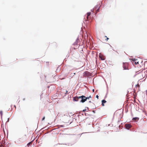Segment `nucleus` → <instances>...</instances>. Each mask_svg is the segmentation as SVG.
<instances>
[{
  "instance_id": "obj_1",
  "label": "nucleus",
  "mask_w": 147,
  "mask_h": 147,
  "mask_svg": "<svg viewBox=\"0 0 147 147\" xmlns=\"http://www.w3.org/2000/svg\"><path fill=\"white\" fill-rule=\"evenodd\" d=\"M129 64L127 62H124L123 63V67L124 69H128Z\"/></svg>"
},
{
  "instance_id": "obj_2",
  "label": "nucleus",
  "mask_w": 147,
  "mask_h": 147,
  "mask_svg": "<svg viewBox=\"0 0 147 147\" xmlns=\"http://www.w3.org/2000/svg\"><path fill=\"white\" fill-rule=\"evenodd\" d=\"M79 98L82 99L80 101V102L83 103L86 100V97L82 95L79 96Z\"/></svg>"
},
{
  "instance_id": "obj_3",
  "label": "nucleus",
  "mask_w": 147,
  "mask_h": 147,
  "mask_svg": "<svg viewBox=\"0 0 147 147\" xmlns=\"http://www.w3.org/2000/svg\"><path fill=\"white\" fill-rule=\"evenodd\" d=\"M125 127L127 129H129L131 127V126L130 124H126L125 125Z\"/></svg>"
},
{
  "instance_id": "obj_4",
  "label": "nucleus",
  "mask_w": 147,
  "mask_h": 147,
  "mask_svg": "<svg viewBox=\"0 0 147 147\" xmlns=\"http://www.w3.org/2000/svg\"><path fill=\"white\" fill-rule=\"evenodd\" d=\"M99 57L100 58L101 60H104L105 59V57L100 54H99Z\"/></svg>"
},
{
  "instance_id": "obj_5",
  "label": "nucleus",
  "mask_w": 147,
  "mask_h": 147,
  "mask_svg": "<svg viewBox=\"0 0 147 147\" xmlns=\"http://www.w3.org/2000/svg\"><path fill=\"white\" fill-rule=\"evenodd\" d=\"M79 96H77L74 97L73 98V101H78L79 99L80 98H79Z\"/></svg>"
},
{
  "instance_id": "obj_6",
  "label": "nucleus",
  "mask_w": 147,
  "mask_h": 147,
  "mask_svg": "<svg viewBox=\"0 0 147 147\" xmlns=\"http://www.w3.org/2000/svg\"><path fill=\"white\" fill-rule=\"evenodd\" d=\"M102 106H104V103H105L106 102V100H103L102 101Z\"/></svg>"
},
{
  "instance_id": "obj_7",
  "label": "nucleus",
  "mask_w": 147,
  "mask_h": 147,
  "mask_svg": "<svg viewBox=\"0 0 147 147\" xmlns=\"http://www.w3.org/2000/svg\"><path fill=\"white\" fill-rule=\"evenodd\" d=\"M133 120H135V121L138 120H139V118L138 117H137L134 118L133 119Z\"/></svg>"
},
{
  "instance_id": "obj_8",
  "label": "nucleus",
  "mask_w": 147,
  "mask_h": 147,
  "mask_svg": "<svg viewBox=\"0 0 147 147\" xmlns=\"http://www.w3.org/2000/svg\"><path fill=\"white\" fill-rule=\"evenodd\" d=\"M91 14V13L90 12H88L87 13V16L88 17H89Z\"/></svg>"
},
{
  "instance_id": "obj_9",
  "label": "nucleus",
  "mask_w": 147,
  "mask_h": 147,
  "mask_svg": "<svg viewBox=\"0 0 147 147\" xmlns=\"http://www.w3.org/2000/svg\"><path fill=\"white\" fill-rule=\"evenodd\" d=\"M137 60H136V61H134L135 64H138V61L137 62Z\"/></svg>"
},
{
  "instance_id": "obj_10",
  "label": "nucleus",
  "mask_w": 147,
  "mask_h": 147,
  "mask_svg": "<svg viewBox=\"0 0 147 147\" xmlns=\"http://www.w3.org/2000/svg\"><path fill=\"white\" fill-rule=\"evenodd\" d=\"M0 113L1 116H2L3 115V112L2 111H0Z\"/></svg>"
},
{
  "instance_id": "obj_11",
  "label": "nucleus",
  "mask_w": 147,
  "mask_h": 147,
  "mask_svg": "<svg viewBox=\"0 0 147 147\" xmlns=\"http://www.w3.org/2000/svg\"><path fill=\"white\" fill-rule=\"evenodd\" d=\"M92 98V97L91 96H89V97H86V98L87 100V99H89L90 98Z\"/></svg>"
},
{
  "instance_id": "obj_12",
  "label": "nucleus",
  "mask_w": 147,
  "mask_h": 147,
  "mask_svg": "<svg viewBox=\"0 0 147 147\" xmlns=\"http://www.w3.org/2000/svg\"><path fill=\"white\" fill-rule=\"evenodd\" d=\"M131 60L134 62L135 61H136V60L135 59H131Z\"/></svg>"
},
{
  "instance_id": "obj_13",
  "label": "nucleus",
  "mask_w": 147,
  "mask_h": 147,
  "mask_svg": "<svg viewBox=\"0 0 147 147\" xmlns=\"http://www.w3.org/2000/svg\"><path fill=\"white\" fill-rule=\"evenodd\" d=\"M89 18V17H88V16L86 17V20L88 21V20Z\"/></svg>"
},
{
  "instance_id": "obj_14",
  "label": "nucleus",
  "mask_w": 147,
  "mask_h": 147,
  "mask_svg": "<svg viewBox=\"0 0 147 147\" xmlns=\"http://www.w3.org/2000/svg\"><path fill=\"white\" fill-rule=\"evenodd\" d=\"M45 119V117H44L42 118V121H43V120H44V119Z\"/></svg>"
},
{
  "instance_id": "obj_15",
  "label": "nucleus",
  "mask_w": 147,
  "mask_h": 147,
  "mask_svg": "<svg viewBox=\"0 0 147 147\" xmlns=\"http://www.w3.org/2000/svg\"><path fill=\"white\" fill-rule=\"evenodd\" d=\"M96 97L98 99V95H97L96 96Z\"/></svg>"
},
{
  "instance_id": "obj_16",
  "label": "nucleus",
  "mask_w": 147,
  "mask_h": 147,
  "mask_svg": "<svg viewBox=\"0 0 147 147\" xmlns=\"http://www.w3.org/2000/svg\"><path fill=\"white\" fill-rule=\"evenodd\" d=\"M99 9H97V12H98V11H99Z\"/></svg>"
},
{
  "instance_id": "obj_17",
  "label": "nucleus",
  "mask_w": 147,
  "mask_h": 147,
  "mask_svg": "<svg viewBox=\"0 0 147 147\" xmlns=\"http://www.w3.org/2000/svg\"><path fill=\"white\" fill-rule=\"evenodd\" d=\"M109 39V38H107V39H106V40H108V39Z\"/></svg>"
},
{
  "instance_id": "obj_18",
  "label": "nucleus",
  "mask_w": 147,
  "mask_h": 147,
  "mask_svg": "<svg viewBox=\"0 0 147 147\" xmlns=\"http://www.w3.org/2000/svg\"><path fill=\"white\" fill-rule=\"evenodd\" d=\"M67 92H68V91H67V90H66V93H67Z\"/></svg>"
},
{
  "instance_id": "obj_19",
  "label": "nucleus",
  "mask_w": 147,
  "mask_h": 147,
  "mask_svg": "<svg viewBox=\"0 0 147 147\" xmlns=\"http://www.w3.org/2000/svg\"><path fill=\"white\" fill-rule=\"evenodd\" d=\"M93 92H94V89H93Z\"/></svg>"
},
{
  "instance_id": "obj_20",
  "label": "nucleus",
  "mask_w": 147,
  "mask_h": 147,
  "mask_svg": "<svg viewBox=\"0 0 147 147\" xmlns=\"http://www.w3.org/2000/svg\"><path fill=\"white\" fill-rule=\"evenodd\" d=\"M74 75L75 74V73H74V74H73Z\"/></svg>"
},
{
  "instance_id": "obj_21",
  "label": "nucleus",
  "mask_w": 147,
  "mask_h": 147,
  "mask_svg": "<svg viewBox=\"0 0 147 147\" xmlns=\"http://www.w3.org/2000/svg\"><path fill=\"white\" fill-rule=\"evenodd\" d=\"M89 102H91V101H89Z\"/></svg>"
},
{
  "instance_id": "obj_22",
  "label": "nucleus",
  "mask_w": 147,
  "mask_h": 147,
  "mask_svg": "<svg viewBox=\"0 0 147 147\" xmlns=\"http://www.w3.org/2000/svg\"><path fill=\"white\" fill-rule=\"evenodd\" d=\"M85 111V110H83V111Z\"/></svg>"
},
{
  "instance_id": "obj_23",
  "label": "nucleus",
  "mask_w": 147,
  "mask_h": 147,
  "mask_svg": "<svg viewBox=\"0 0 147 147\" xmlns=\"http://www.w3.org/2000/svg\"><path fill=\"white\" fill-rule=\"evenodd\" d=\"M14 107H16L15 105L14 106Z\"/></svg>"
}]
</instances>
